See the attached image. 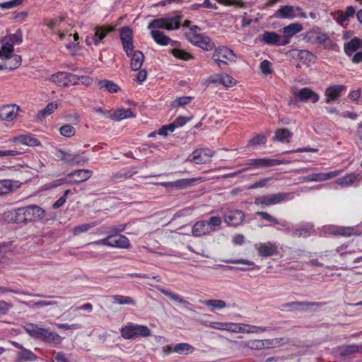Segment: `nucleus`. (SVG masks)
I'll return each mask as SVG.
<instances>
[{
	"instance_id": "13",
	"label": "nucleus",
	"mask_w": 362,
	"mask_h": 362,
	"mask_svg": "<svg viewBox=\"0 0 362 362\" xmlns=\"http://www.w3.org/2000/svg\"><path fill=\"white\" fill-rule=\"evenodd\" d=\"M119 37L124 51L127 56H130L134 49L132 30L129 27L122 28Z\"/></svg>"
},
{
	"instance_id": "44",
	"label": "nucleus",
	"mask_w": 362,
	"mask_h": 362,
	"mask_svg": "<svg viewBox=\"0 0 362 362\" xmlns=\"http://www.w3.org/2000/svg\"><path fill=\"white\" fill-rule=\"evenodd\" d=\"M88 161V159L86 157L81 156L78 153H71L68 152L66 157V163L74 165V164H84Z\"/></svg>"
},
{
	"instance_id": "39",
	"label": "nucleus",
	"mask_w": 362,
	"mask_h": 362,
	"mask_svg": "<svg viewBox=\"0 0 362 362\" xmlns=\"http://www.w3.org/2000/svg\"><path fill=\"white\" fill-rule=\"evenodd\" d=\"M214 82H218L226 87H231L235 84L236 81L227 74H221L216 76Z\"/></svg>"
},
{
	"instance_id": "46",
	"label": "nucleus",
	"mask_w": 362,
	"mask_h": 362,
	"mask_svg": "<svg viewBox=\"0 0 362 362\" xmlns=\"http://www.w3.org/2000/svg\"><path fill=\"white\" fill-rule=\"evenodd\" d=\"M158 291L161 292L165 296L169 297L171 300L178 302L182 304H189V303L185 300L183 298L179 296L177 293H173L163 288H158Z\"/></svg>"
},
{
	"instance_id": "26",
	"label": "nucleus",
	"mask_w": 362,
	"mask_h": 362,
	"mask_svg": "<svg viewBox=\"0 0 362 362\" xmlns=\"http://www.w3.org/2000/svg\"><path fill=\"white\" fill-rule=\"evenodd\" d=\"M13 142L18 144H23L28 146H38L41 144L40 141L30 134H20L14 136Z\"/></svg>"
},
{
	"instance_id": "64",
	"label": "nucleus",
	"mask_w": 362,
	"mask_h": 362,
	"mask_svg": "<svg viewBox=\"0 0 362 362\" xmlns=\"http://www.w3.org/2000/svg\"><path fill=\"white\" fill-rule=\"evenodd\" d=\"M269 329L266 327H258L251 325H247V330H250V333H257V332H264Z\"/></svg>"
},
{
	"instance_id": "3",
	"label": "nucleus",
	"mask_w": 362,
	"mask_h": 362,
	"mask_svg": "<svg viewBox=\"0 0 362 362\" xmlns=\"http://www.w3.org/2000/svg\"><path fill=\"white\" fill-rule=\"evenodd\" d=\"M25 332L33 338L40 339L42 341L57 346L62 341V337L57 332H52L48 329L39 327L36 324L30 323L24 327Z\"/></svg>"
},
{
	"instance_id": "60",
	"label": "nucleus",
	"mask_w": 362,
	"mask_h": 362,
	"mask_svg": "<svg viewBox=\"0 0 362 362\" xmlns=\"http://www.w3.org/2000/svg\"><path fill=\"white\" fill-rule=\"evenodd\" d=\"M52 353L55 356L54 359L52 360V362H70L66 358L65 353L62 351L56 352L55 351H53Z\"/></svg>"
},
{
	"instance_id": "48",
	"label": "nucleus",
	"mask_w": 362,
	"mask_h": 362,
	"mask_svg": "<svg viewBox=\"0 0 362 362\" xmlns=\"http://www.w3.org/2000/svg\"><path fill=\"white\" fill-rule=\"evenodd\" d=\"M257 216H262V218L264 220L270 221L274 224H280L281 226L286 227L287 226V223L285 221H282L279 222L276 218L271 216L269 214L263 211H257L255 214Z\"/></svg>"
},
{
	"instance_id": "52",
	"label": "nucleus",
	"mask_w": 362,
	"mask_h": 362,
	"mask_svg": "<svg viewBox=\"0 0 362 362\" xmlns=\"http://www.w3.org/2000/svg\"><path fill=\"white\" fill-rule=\"evenodd\" d=\"M64 184H70V180L68 181L64 178L58 179L52 182L45 184L42 187L43 189L48 190L61 186Z\"/></svg>"
},
{
	"instance_id": "7",
	"label": "nucleus",
	"mask_w": 362,
	"mask_h": 362,
	"mask_svg": "<svg viewBox=\"0 0 362 362\" xmlns=\"http://www.w3.org/2000/svg\"><path fill=\"white\" fill-rule=\"evenodd\" d=\"M121 335L124 339H130L136 337H146L151 335V329L146 325L129 324L121 328Z\"/></svg>"
},
{
	"instance_id": "63",
	"label": "nucleus",
	"mask_w": 362,
	"mask_h": 362,
	"mask_svg": "<svg viewBox=\"0 0 362 362\" xmlns=\"http://www.w3.org/2000/svg\"><path fill=\"white\" fill-rule=\"evenodd\" d=\"M355 9L352 6H348L346 11L341 13V18L342 21H347L349 17L354 16Z\"/></svg>"
},
{
	"instance_id": "57",
	"label": "nucleus",
	"mask_w": 362,
	"mask_h": 362,
	"mask_svg": "<svg viewBox=\"0 0 362 362\" xmlns=\"http://www.w3.org/2000/svg\"><path fill=\"white\" fill-rule=\"evenodd\" d=\"M267 139L264 135L259 134L249 141L250 145H260L266 143Z\"/></svg>"
},
{
	"instance_id": "62",
	"label": "nucleus",
	"mask_w": 362,
	"mask_h": 362,
	"mask_svg": "<svg viewBox=\"0 0 362 362\" xmlns=\"http://www.w3.org/2000/svg\"><path fill=\"white\" fill-rule=\"evenodd\" d=\"M77 84H82L86 86H89L92 84L93 80L92 78L87 76H77Z\"/></svg>"
},
{
	"instance_id": "53",
	"label": "nucleus",
	"mask_w": 362,
	"mask_h": 362,
	"mask_svg": "<svg viewBox=\"0 0 362 362\" xmlns=\"http://www.w3.org/2000/svg\"><path fill=\"white\" fill-rule=\"evenodd\" d=\"M192 100V97L189 96H182L177 98L173 102V107H178V106H184L185 105L189 104Z\"/></svg>"
},
{
	"instance_id": "24",
	"label": "nucleus",
	"mask_w": 362,
	"mask_h": 362,
	"mask_svg": "<svg viewBox=\"0 0 362 362\" xmlns=\"http://www.w3.org/2000/svg\"><path fill=\"white\" fill-rule=\"evenodd\" d=\"M114 28L112 27H97L95 29V33L93 37L91 38H86V42L88 45L93 43L95 45H98L100 41L107 35V33L113 31Z\"/></svg>"
},
{
	"instance_id": "58",
	"label": "nucleus",
	"mask_w": 362,
	"mask_h": 362,
	"mask_svg": "<svg viewBox=\"0 0 362 362\" xmlns=\"http://www.w3.org/2000/svg\"><path fill=\"white\" fill-rule=\"evenodd\" d=\"M22 2V0H12L4 3H0V8L3 9H10L18 6Z\"/></svg>"
},
{
	"instance_id": "2",
	"label": "nucleus",
	"mask_w": 362,
	"mask_h": 362,
	"mask_svg": "<svg viewBox=\"0 0 362 362\" xmlns=\"http://www.w3.org/2000/svg\"><path fill=\"white\" fill-rule=\"evenodd\" d=\"M11 214L14 221L18 223L37 221L45 216V210L37 205L18 208Z\"/></svg>"
},
{
	"instance_id": "54",
	"label": "nucleus",
	"mask_w": 362,
	"mask_h": 362,
	"mask_svg": "<svg viewBox=\"0 0 362 362\" xmlns=\"http://www.w3.org/2000/svg\"><path fill=\"white\" fill-rule=\"evenodd\" d=\"M272 180V177H265L262 180H259L252 185H250L247 189H257V188H261L265 187L267 183Z\"/></svg>"
},
{
	"instance_id": "23",
	"label": "nucleus",
	"mask_w": 362,
	"mask_h": 362,
	"mask_svg": "<svg viewBox=\"0 0 362 362\" xmlns=\"http://www.w3.org/2000/svg\"><path fill=\"white\" fill-rule=\"evenodd\" d=\"M325 230L329 234L349 237L356 233V229L354 227H344L337 226H329L325 227Z\"/></svg>"
},
{
	"instance_id": "31",
	"label": "nucleus",
	"mask_w": 362,
	"mask_h": 362,
	"mask_svg": "<svg viewBox=\"0 0 362 362\" xmlns=\"http://www.w3.org/2000/svg\"><path fill=\"white\" fill-rule=\"evenodd\" d=\"M262 41L267 45H276L284 46L282 45V37L274 32H264L262 35Z\"/></svg>"
},
{
	"instance_id": "5",
	"label": "nucleus",
	"mask_w": 362,
	"mask_h": 362,
	"mask_svg": "<svg viewBox=\"0 0 362 362\" xmlns=\"http://www.w3.org/2000/svg\"><path fill=\"white\" fill-rule=\"evenodd\" d=\"M199 31L200 28L198 26L193 25L185 35L187 40L192 45L206 51L212 50L215 47L214 42L209 36Z\"/></svg>"
},
{
	"instance_id": "17",
	"label": "nucleus",
	"mask_w": 362,
	"mask_h": 362,
	"mask_svg": "<svg viewBox=\"0 0 362 362\" xmlns=\"http://www.w3.org/2000/svg\"><path fill=\"white\" fill-rule=\"evenodd\" d=\"M21 108L16 104L5 105L0 107V119L2 121L12 122L13 121Z\"/></svg>"
},
{
	"instance_id": "33",
	"label": "nucleus",
	"mask_w": 362,
	"mask_h": 362,
	"mask_svg": "<svg viewBox=\"0 0 362 362\" xmlns=\"http://www.w3.org/2000/svg\"><path fill=\"white\" fill-rule=\"evenodd\" d=\"M358 180H362V175L360 173H350L345 176L339 178L337 183L341 187L351 186L354 182Z\"/></svg>"
},
{
	"instance_id": "50",
	"label": "nucleus",
	"mask_w": 362,
	"mask_h": 362,
	"mask_svg": "<svg viewBox=\"0 0 362 362\" xmlns=\"http://www.w3.org/2000/svg\"><path fill=\"white\" fill-rule=\"evenodd\" d=\"M59 132L61 135L65 137H71L76 134L75 128L70 124H65L60 127Z\"/></svg>"
},
{
	"instance_id": "15",
	"label": "nucleus",
	"mask_w": 362,
	"mask_h": 362,
	"mask_svg": "<svg viewBox=\"0 0 362 362\" xmlns=\"http://www.w3.org/2000/svg\"><path fill=\"white\" fill-rule=\"evenodd\" d=\"M286 160L269 158H255V159H250L247 160V164L253 166L255 168H264L272 167L275 165H279L281 164L287 163Z\"/></svg>"
},
{
	"instance_id": "20",
	"label": "nucleus",
	"mask_w": 362,
	"mask_h": 362,
	"mask_svg": "<svg viewBox=\"0 0 362 362\" xmlns=\"http://www.w3.org/2000/svg\"><path fill=\"white\" fill-rule=\"evenodd\" d=\"M260 257H267L275 255L278 252V245L274 242H266L255 246Z\"/></svg>"
},
{
	"instance_id": "43",
	"label": "nucleus",
	"mask_w": 362,
	"mask_h": 362,
	"mask_svg": "<svg viewBox=\"0 0 362 362\" xmlns=\"http://www.w3.org/2000/svg\"><path fill=\"white\" fill-rule=\"evenodd\" d=\"M58 106L59 105L57 102H52L48 103L44 109L39 112L37 115L38 119H42L47 116L50 115L54 112L55 110L58 108Z\"/></svg>"
},
{
	"instance_id": "38",
	"label": "nucleus",
	"mask_w": 362,
	"mask_h": 362,
	"mask_svg": "<svg viewBox=\"0 0 362 362\" xmlns=\"http://www.w3.org/2000/svg\"><path fill=\"white\" fill-rule=\"evenodd\" d=\"M362 349V345L358 346L356 344L344 345L339 348V354L343 356H347L350 354L358 352Z\"/></svg>"
},
{
	"instance_id": "21",
	"label": "nucleus",
	"mask_w": 362,
	"mask_h": 362,
	"mask_svg": "<svg viewBox=\"0 0 362 362\" xmlns=\"http://www.w3.org/2000/svg\"><path fill=\"white\" fill-rule=\"evenodd\" d=\"M303 29L302 24L293 23L283 28L284 36L282 37V45L290 43L291 38L296 34L301 32Z\"/></svg>"
},
{
	"instance_id": "12",
	"label": "nucleus",
	"mask_w": 362,
	"mask_h": 362,
	"mask_svg": "<svg viewBox=\"0 0 362 362\" xmlns=\"http://www.w3.org/2000/svg\"><path fill=\"white\" fill-rule=\"evenodd\" d=\"M77 79L76 75L65 71L57 72L50 77L52 82L58 86L63 87L77 85Z\"/></svg>"
},
{
	"instance_id": "28",
	"label": "nucleus",
	"mask_w": 362,
	"mask_h": 362,
	"mask_svg": "<svg viewBox=\"0 0 362 362\" xmlns=\"http://www.w3.org/2000/svg\"><path fill=\"white\" fill-rule=\"evenodd\" d=\"M344 52L348 56L353 55L355 52L362 50V40L354 37L344 45Z\"/></svg>"
},
{
	"instance_id": "4",
	"label": "nucleus",
	"mask_w": 362,
	"mask_h": 362,
	"mask_svg": "<svg viewBox=\"0 0 362 362\" xmlns=\"http://www.w3.org/2000/svg\"><path fill=\"white\" fill-rule=\"evenodd\" d=\"M221 217L213 216L209 219L196 222L192 228V235L195 237L209 235L217 230V228L221 225Z\"/></svg>"
},
{
	"instance_id": "25",
	"label": "nucleus",
	"mask_w": 362,
	"mask_h": 362,
	"mask_svg": "<svg viewBox=\"0 0 362 362\" xmlns=\"http://www.w3.org/2000/svg\"><path fill=\"white\" fill-rule=\"evenodd\" d=\"M93 175V172L90 170H77L67 174V177L74 178L70 180V184L80 183L88 180Z\"/></svg>"
},
{
	"instance_id": "51",
	"label": "nucleus",
	"mask_w": 362,
	"mask_h": 362,
	"mask_svg": "<svg viewBox=\"0 0 362 362\" xmlns=\"http://www.w3.org/2000/svg\"><path fill=\"white\" fill-rule=\"evenodd\" d=\"M37 356L30 350L23 349L21 352L18 354V359L21 361H35Z\"/></svg>"
},
{
	"instance_id": "56",
	"label": "nucleus",
	"mask_w": 362,
	"mask_h": 362,
	"mask_svg": "<svg viewBox=\"0 0 362 362\" xmlns=\"http://www.w3.org/2000/svg\"><path fill=\"white\" fill-rule=\"evenodd\" d=\"M175 124H173V123H171V124L163 126L158 131V134L161 135V136H167L168 134V132H173L175 131Z\"/></svg>"
},
{
	"instance_id": "37",
	"label": "nucleus",
	"mask_w": 362,
	"mask_h": 362,
	"mask_svg": "<svg viewBox=\"0 0 362 362\" xmlns=\"http://www.w3.org/2000/svg\"><path fill=\"white\" fill-rule=\"evenodd\" d=\"M97 86L100 90L105 89L110 93H117L119 87L113 81L109 80H99Z\"/></svg>"
},
{
	"instance_id": "42",
	"label": "nucleus",
	"mask_w": 362,
	"mask_h": 362,
	"mask_svg": "<svg viewBox=\"0 0 362 362\" xmlns=\"http://www.w3.org/2000/svg\"><path fill=\"white\" fill-rule=\"evenodd\" d=\"M204 304L211 308V311L214 312L216 310H221L226 307V303L223 300L211 299L203 302Z\"/></svg>"
},
{
	"instance_id": "40",
	"label": "nucleus",
	"mask_w": 362,
	"mask_h": 362,
	"mask_svg": "<svg viewBox=\"0 0 362 362\" xmlns=\"http://www.w3.org/2000/svg\"><path fill=\"white\" fill-rule=\"evenodd\" d=\"M112 302L118 305H135L136 300L130 297L122 295H114L112 296Z\"/></svg>"
},
{
	"instance_id": "59",
	"label": "nucleus",
	"mask_w": 362,
	"mask_h": 362,
	"mask_svg": "<svg viewBox=\"0 0 362 362\" xmlns=\"http://www.w3.org/2000/svg\"><path fill=\"white\" fill-rule=\"evenodd\" d=\"M226 263H232V264H243L247 266H254L255 263L252 261L245 259H230L224 260Z\"/></svg>"
},
{
	"instance_id": "45",
	"label": "nucleus",
	"mask_w": 362,
	"mask_h": 362,
	"mask_svg": "<svg viewBox=\"0 0 362 362\" xmlns=\"http://www.w3.org/2000/svg\"><path fill=\"white\" fill-rule=\"evenodd\" d=\"M293 134L286 128L279 129L275 132L274 139L277 141L284 142L291 137Z\"/></svg>"
},
{
	"instance_id": "8",
	"label": "nucleus",
	"mask_w": 362,
	"mask_h": 362,
	"mask_svg": "<svg viewBox=\"0 0 362 362\" xmlns=\"http://www.w3.org/2000/svg\"><path fill=\"white\" fill-rule=\"evenodd\" d=\"M304 40L307 42L313 45H324L329 46L332 44L331 40L327 35L318 27L313 28L308 30L304 35Z\"/></svg>"
},
{
	"instance_id": "1",
	"label": "nucleus",
	"mask_w": 362,
	"mask_h": 362,
	"mask_svg": "<svg viewBox=\"0 0 362 362\" xmlns=\"http://www.w3.org/2000/svg\"><path fill=\"white\" fill-rule=\"evenodd\" d=\"M180 25V16H176L168 18H159L152 20L148 24V29L150 30V35L153 41L161 46L170 45L178 46L179 42L173 40L168 35H165L160 29L174 30L179 28Z\"/></svg>"
},
{
	"instance_id": "9",
	"label": "nucleus",
	"mask_w": 362,
	"mask_h": 362,
	"mask_svg": "<svg viewBox=\"0 0 362 362\" xmlns=\"http://www.w3.org/2000/svg\"><path fill=\"white\" fill-rule=\"evenodd\" d=\"M294 197L293 193H276L273 194L261 196L255 198L256 205L271 206L279 204L284 201L291 200Z\"/></svg>"
},
{
	"instance_id": "47",
	"label": "nucleus",
	"mask_w": 362,
	"mask_h": 362,
	"mask_svg": "<svg viewBox=\"0 0 362 362\" xmlns=\"http://www.w3.org/2000/svg\"><path fill=\"white\" fill-rule=\"evenodd\" d=\"M96 226L95 222L85 223L80 226H77L72 229V233L74 235H78L81 233L87 232L88 230Z\"/></svg>"
},
{
	"instance_id": "55",
	"label": "nucleus",
	"mask_w": 362,
	"mask_h": 362,
	"mask_svg": "<svg viewBox=\"0 0 362 362\" xmlns=\"http://www.w3.org/2000/svg\"><path fill=\"white\" fill-rule=\"evenodd\" d=\"M262 73L264 75L272 74V63L267 60H264L260 63L259 66Z\"/></svg>"
},
{
	"instance_id": "41",
	"label": "nucleus",
	"mask_w": 362,
	"mask_h": 362,
	"mask_svg": "<svg viewBox=\"0 0 362 362\" xmlns=\"http://www.w3.org/2000/svg\"><path fill=\"white\" fill-rule=\"evenodd\" d=\"M194 348L187 343H179L174 346L173 351L178 354H185L193 353Z\"/></svg>"
},
{
	"instance_id": "6",
	"label": "nucleus",
	"mask_w": 362,
	"mask_h": 362,
	"mask_svg": "<svg viewBox=\"0 0 362 362\" xmlns=\"http://www.w3.org/2000/svg\"><path fill=\"white\" fill-rule=\"evenodd\" d=\"M89 245H105L111 247L128 249L131 247L129 239L123 235H109L103 239L95 240L89 243Z\"/></svg>"
},
{
	"instance_id": "32",
	"label": "nucleus",
	"mask_w": 362,
	"mask_h": 362,
	"mask_svg": "<svg viewBox=\"0 0 362 362\" xmlns=\"http://www.w3.org/2000/svg\"><path fill=\"white\" fill-rule=\"evenodd\" d=\"M129 57H131L132 69L134 71L140 70L144 61V54L141 51L136 50L133 51Z\"/></svg>"
},
{
	"instance_id": "10",
	"label": "nucleus",
	"mask_w": 362,
	"mask_h": 362,
	"mask_svg": "<svg viewBox=\"0 0 362 362\" xmlns=\"http://www.w3.org/2000/svg\"><path fill=\"white\" fill-rule=\"evenodd\" d=\"M212 59L219 67L222 68L228 64V62H235V55L233 50L228 47H220L215 49Z\"/></svg>"
},
{
	"instance_id": "19",
	"label": "nucleus",
	"mask_w": 362,
	"mask_h": 362,
	"mask_svg": "<svg viewBox=\"0 0 362 362\" xmlns=\"http://www.w3.org/2000/svg\"><path fill=\"white\" fill-rule=\"evenodd\" d=\"M339 170L329 173H312L300 178L302 182H323L337 177L340 174Z\"/></svg>"
},
{
	"instance_id": "14",
	"label": "nucleus",
	"mask_w": 362,
	"mask_h": 362,
	"mask_svg": "<svg viewBox=\"0 0 362 362\" xmlns=\"http://www.w3.org/2000/svg\"><path fill=\"white\" fill-rule=\"evenodd\" d=\"M283 339H266V340H249L240 343V346L243 348H249L255 350H260L264 349L266 346H277L279 341Z\"/></svg>"
},
{
	"instance_id": "16",
	"label": "nucleus",
	"mask_w": 362,
	"mask_h": 362,
	"mask_svg": "<svg viewBox=\"0 0 362 362\" xmlns=\"http://www.w3.org/2000/svg\"><path fill=\"white\" fill-rule=\"evenodd\" d=\"M224 221L230 226H238L245 221V214L238 209L228 210L223 216Z\"/></svg>"
},
{
	"instance_id": "61",
	"label": "nucleus",
	"mask_w": 362,
	"mask_h": 362,
	"mask_svg": "<svg viewBox=\"0 0 362 362\" xmlns=\"http://www.w3.org/2000/svg\"><path fill=\"white\" fill-rule=\"evenodd\" d=\"M294 237L307 238L310 235V230L308 228H296L293 231Z\"/></svg>"
},
{
	"instance_id": "27",
	"label": "nucleus",
	"mask_w": 362,
	"mask_h": 362,
	"mask_svg": "<svg viewBox=\"0 0 362 362\" xmlns=\"http://www.w3.org/2000/svg\"><path fill=\"white\" fill-rule=\"evenodd\" d=\"M21 182L18 180H0V196L10 194L18 189Z\"/></svg>"
},
{
	"instance_id": "11",
	"label": "nucleus",
	"mask_w": 362,
	"mask_h": 362,
	"mask_svg": "<svg viewBox=\"0 0 362 362\" xmlns=\"http://www.w3.org/2000/svg\"><path fill=\"white\" fill-rule=\"evenodd\" d=\"M291 93L296 100L303 103L311 102L312 103H316L320 100V95L308 87L301 89L292 87Z\"/></svg>"
},
{
	"instance_id": "22",
	"label": "nucleus",
	"mask_w": 362,
	"mask_h": 362,
	"mask_svg": "<svg viewBox=\"0 0 362 362\" xmlns=\"http://www.w3.org/2000/svg\"><path fill=\"white\" fill-rule=\"evenodd\" d=\"M346 90V87L344 85H333L326 88L325 92V100L327 104L331 103L332 101L339 98L341 93Z\"/></svg>"
},
{
	"instance_id": "29",
	"label": "nucleus",
	"mask_w": 362,
	"mask_h": 362,
	"mask_svg": "<svg viewBox=\"0 0 362 362\" xmlns=\"http://www.w3.org/2000/svg\"><path fill=\"white\" fill-rule=\"evenodd\" d=\"M299 10V8L293 6H283L275 12L274 16L280 18H294L298 16L296 11Z\"/></svg>"
},
{
	"instance_id": "35",
	"label": "nucleus",
	"mask_w": 362,
	"mask_h": 362,
	"mask_svg": "<svg viewBox=\"0 0 362 362\" xmlns=\"http://www.w3.org/2000/svg\"><path fill=\"white\" fill-rule=\"evenodd\" d=\"M135 115L132 112V110L129 108L127 109H119L115 111L113 114L110 116V118L115 120L120 121L124 119L134 117Z\"/></svg>"
},
{
	"instance_id": "36",
	"label": "nucleus",
	"mask_w": 362,
	"mask_h": 362,
	"mask_svg": "<svg viewBox=\"0 0 362 362\" xmlns=\"http://www.w3.org/2000/svg\"><path fill=\"white\" fill-rule=\"evenodd\" d=\"M2 43V46L0 48V56L3 57V59L6 62V59H9L13 52V46L12 43L2 38L0 40Z\"/></svg>"
},
{
	"instance_id": "30",
	"label": "nucleus",
	"mask_w": 362,
	"mask_h": 362,
	"mask_svg": "<svg viewBox=\"0 0 362 362\" xmlns=\"http://www.w3.org/2000/svg\"><path fill=\"white\" fill-rule=\"evenodd\" d=\"M196 179H180L175 182H160V185L165 187H177L180 189H185L191 186Z\"/></svg>"
},
{
	"instance_id": "49",
	"label": "nucleus",
	"mask_w": 362,
	"mask_h": 362,
	"mask_svg": "<svg viewBox=\"0 0 362 362\" xmlns=\"http://www.w3.org/2000/svg\"><path fill=\"white\" fill-rule=\"evenodd\" d=\"M8 42L12 43L13 46L14 44H20L21 43L22 39V33L20 30L16 31L15 33L9 35L4 37Z\"/></svg>"
},
{
	"instance_id": "34",
	"label": "nucleus",
	"mask_w": 362,
	"mask_h": 362,
	"mask_svg": "<svg viewBox=\"0 0 362 362\" xmlns=\"http://www.w3.org/2000/svg\"><path fill=\"white\" fill-rule=\"evenodd\" d=\"M168 52L171 54H173L175 57L178 59H182L185 61H188L193 59V57L191 54L188 53L185 50L180 48V43L179 42L178 46H171Z\"/></svg>"
},
{
	"instance_id": "18",
	"label": "nucleus",
	"mask_w": 362,
	"mask_h": 362,
	"mask_svg": "<svg viewBox=\"0 0 362 362\" xmlns=\"http://www.w3.org/2000/svg\"><path fill=\"white\" fill-rule=\"evenodd\" d=\"M214 154V151L206 149H197L187 158V160L196 164H203L207 162Z\"/></svg>"
}]
</instances>
